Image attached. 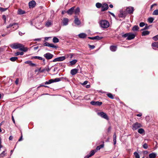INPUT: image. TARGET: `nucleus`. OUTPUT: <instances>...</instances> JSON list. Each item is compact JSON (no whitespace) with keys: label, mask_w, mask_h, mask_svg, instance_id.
<instances>
[{"label":"nucleus","mask_w":158,"mask_h":158,"mask_svg":"<svg viewBox=\"0 0 158 158\" xmlns=\"http://www.w3.org/2000/svg\"><path fill=\"white\" fill-rule=\"evenodd\" d=\"M56 61H59L58 57L54 59L53 60V62H55Z\"/></svg>","instance_id":"bf43d9fd"},{"label":"nucleus","mask_w":158,"mask_h":158,"mask_svg":"<svg viewBox=\"0 0 158 158\" xmlns=\"http://www.w3.org/2000/svg\"><path fill=\"white\" fill-rule=\"evenodd\" d=\"M68 55V57H69V56H70V58H72L73 56V54H70L69 55Z\"/></svg>","instance_id":"69168bd1"},{"label":"nucleus","mask_w":158,"mask_h":158,"mask_svg":"<svg viewBox=\"0 0 158 158\" xmlns=\"http://www.w3.org/2000/svg\"><path fill=\"white\" fill-rule=\"evenodd\" d=\"M154 19L153 18L150 17L148 19V21L149 23H151L153 22Z\"/></svg>","instance_id":"79ce46f5"},{"label":"nucleus","mask_w":158,"mask_h":158,"mask_svg":"<svg viewBox=\"0 0 158 158\" xmlns=\"http://www.w3.org/2000/svg\"><path fill=\"white\" fill-rule=\"evenodd\" d=\"M129 35V33H126L122 35V37H123V38H126V37L128 38Z\"/></svg>","instance_id":"3c124183"},{"label":"nucleus","mask_w":158,"mask_h":158,"mask_svg":"<svg viewBox=\"0 0 158 158\" xmlns=\"http://www.w3.org/2000/svg\"><path fill=\"white\" fill-rule=\"evenodd\" d=\"M49 43L48 42L45 43L44 44V46L49 47Z\"/></svg>","instance_id":"4d7b16f0"},{"label":"nucleus","mask_w":158,"mask_h":158,"mask_svg":"<svg viewBox=\"0 0 158 158\" xmlns=\"http://www.w3.org/2000/svg\"><path fill=\"white\" fill-rule=\"evenodd\" d=\"M25 33H22V32H21V31H19V35H20V36H22L23 35V34H24Z\"/></svg>","instance_id":"680f3d73"},{"label":"nucleus","mask_w":158,"mask_h":158,"mask_svg":"<svg viewBox=\"0 0 158 158\" xmlns=\"http://www.w3.org/2000/svg\"><path fill=\"white\" fill-rule=\"evenodd\" d=\"M149 28V26H148V25L146 24L145 25V27L144 28L141 29L142 31H143L146 29H148Z\"/></svg>","instance_id":"8fccbe9b"},{"label":"nucleus","mask_w":158,"mask_h":158,"mask_svg":"<svg viewBox=\"0 0 158 158\" xmlns=\"http://www.w3.org/2000/svg\"><path fill=\"white\" fill-rule=\"evenodd\" d=\"M139 133L140 134H143L145 132L143 128H140L138 130Z\"/></svg>","instance_id":"72a5a7b5"},{"label":"nucleus","mask_w":158,"mask_h":158,"mask_svg":"<svg viewBox=\"0 0 158 158\" xmlns=\"http://www.w3.org/2000/svg\"><path fill=\"white\" fill-rule=\"evenodd\" d=\"M2 18L4 20V23L6 24V17L5 15H2Z\"/></svg>","instance_id":"c03bdc74"},{"label":"nucleus","mask_w":158,"mask_h":158,"mask_svg":"<svg viewBox=\"0 0 158 158\" xmlns=\"http://www.w3.org/2000/svg\"><path fill=\"white\" fill-rule=\"evenodd\" d=\"M25 63L26 64H28L31 67H34L36 66L35 64L32 63V61L31 60L26 61L25 62Z\"/></svg>","instance_id":"4468645a"},{"label":"nucleus","mask_w":158,"mask_h":158,"mask_svg":"<svg viewBox=\"0 0 158 158\" xmlns=\"http://www.w3.org/2000/svg\"><path fill=\"white\" fill-rule=\"evenodd\" d=\"M120 14L118 15V16L120 18H125L127 15V13L126 11L120 10Z\"/></svg>","instance_id":"9d476101"},{"label":"nucleus","mask_w":158,"mask_h":158,"mask_svg":"<svg viewBox=\"0 0 158 158\" xmlns=\"http://www.w3.org/2000/svg\"><path fill=\"white\" fill-rule=\"evenodd\" d=\"M109 13L112 15L114 17H115V15L114 14V13H112V12H109Z\"/></svg>","instance_id":"338daca9"},{"label":"nucleus","mask_w":158,"mask_h":158,"mask_svg":"<svg viewBox=\"0 0 158 158\" xmlns=\"http://www.w3.org/2000/svg\"><path fill=\"white\" fill-rule=\"evenodd\" d=\"M35 2L34 1L32 0L29 3V6L30 7H34L35 5Z\"/></svg>","instance_id":"f3484780"},{"label":"nucleus","mask_w":158,"mask_h":158,"mask_svg":"<svg viewBox=\"0 0 158 158\" xmlns=\"http://www.w3.org/2000/svg\"><path fill=\"white\" fill-rule=\"evenodd\" d=\"M8 9V8H3L2 7H0V11L2 12H4L6 10Z\"/></svg>","instance_id":"49530a36"},{"label":"nucleus","mask_w":158,"mask_h":158,"mask_svg":"<svg viewBox=\"0 0 158 158\" xmlns=\"http://www.w3.org/2000/svg\"><path fill=\"white\" fill-rule=\"evenodd\" d=\"M101 10L102 11H104L107 10L109 8L108 5L106 3L102 5Z\"/></svg>","instance_id":"1a4fd4ad"},{"label":"nucleus","mask_w":158,"mask_h":158,"mask_svg":"<svg viewBox=\"0 0 158 158\" xmlns=\"http://www.w3.org/2000/svg\"><path fill=\"white\" fill-rule=\"evenodd\" d=\"M156 156V153L152 152L149 154V157L150 158H155Z\"/></svg>","instance_id":"393cba45"},{"label":"nucleus","mask_w":158,"mask_h":158,"mask_svg":"<svg viewBox=\"0 0 158 158\" xmlns=\"http://www.w3.org/2000/svg\"><path fill=\"white\" fill-rule=\"evenodd\" d=\"M100 25L102 27L105 28H108L110 25L109 22L105 20L101 21L100 23Z\"/></svg>","instance_id":"7ed1b4c3"},{"label":"nucleus","mask_w":158,"mask_h":158,"mask_svg":"<svg viewBox=\"0 0 158 158\" xmlns=\"http://www.w3.org/2000/svg\"><path fill=\"white\" fill-rule=\"evenodd\" d=\"M117 47L116 46L112 45L110 47V49L111 51L114 52L116 51Z\"/></svg>","instance_id":"5701e85b"},{"label":"nucleus","mask_w":158,"mask_h":158,"mask_svg":"<svg viewBox=\"0 0 158 158\" xmlns=\"http://www.w3.org/2000/svg\"><path fill=\"white\" fill-rule=\"evenodd\" d=\"M153 39L155 41H157L158 40V35L153 37Z\"/></svg>","instance_id":"864d4df0"},{"label":"nucleus","mask_w":158,"mask_h":158,"mask_svg":"<svg viewBox=\"0 0 158 158\" xmlns=\"http://www.w3.org/2000/svg\"><path fill=\"white\" fill-rule=\"evenodd\" d=\"M74 13L76 15H78L80 12V8L79 7H77L76 9L74 10Z\"/></svg>","instance_id":"cd10ccee"},{"label":"nucleus","mask_w":158,"mask_h":158,"mask_svg":"<svg viewBox=\"0 0 158 158\" xmlns=\"http://www.w3.org/2000/svg\"><path fill=\"white\" fill-rule=\"evenodd\" d=\"M22 139H23V136H22V133H21V136L20 138L19 139L18 141H21V140H22Z\"/></svg>","instance_id":"052dcab7"},{"label":"nucleus","mask_w":158,"mask_h":158,"mask_svg":"<svg viewBox=\"0 0 158 158\" xmlns=\"http://www.w3.org/2000/svg\"><path fill=\"white\" fill-rule=\"evenodd\" d=\"M142 115V114L141 113H139V114H136V116L138 117H141Z\"/></svg>","instance_id":"774afa93"},{"label":"nucleus","mask_w":158,"mask_h":158,"mask_svg":"<svg viewBox=\"0 0 158 158\" xmlns=\"http://www.w3.org/2000/svg\"><path fill=\"white\" fill-rule=\"evenodd\" d=\"M152 14L153 15H158V10H155L153 12Z\"/></svg>","instance_id":"a18cd8bd"},{"label":"nucleus","mask_w":158,"mask_h":158,"mask_svg":"<svg viewBox=\"0 0 158 158\" xmlns=\"http://www.w3.org/2000/svg\"><path fill=\"white\" fill-rule=\"evenodd\" d=\"M143 147L145 149H147L148 148V145L147 143H144L143 145Z\"/></svg>","instance_id":"6e6d98bb"},{"label":"nucleus","mask_w":158,"mask_h":158,"mask_svg":"<svg viewBox=\"0 0 158 158\" xmlns=\"http://www.w3.org/2000/svg\"><path fill=\"white\" fill-rule=\"evenodd\" d=\"M10 47L14 49L19 48L21 51L24 52H27L28 50V48H24V46L20 44L15 43L13 44L10 45Z\"/></svg>","instance_id":"f257e3e1"},{"label":"nucleus","mask_w":158,"mask_h":158,"mask_svg":"<svg viewBox=\"0 0 158 158\" xmlns=\"http://www.w3.org/2000/svg\"><path fill=\"white\" fill-rule=\"evenodd\" d=\"M90 104L94 106H100L102 104V102H101L92 101L91 102Z\"/></svg>","instance_id":"9b49d317"},{"label":"nucleus","mask_w":158,"mask_h":158,"mask_svg":"<svg viewBox=\"0 0 158 158\" xmlns=\"http://www.w3.org/2000/svg\"><path fill=\"white\" fill-rule=\"evenodd\" d=\"M104 144H102L100 145L99 146H98L97 147L96 149L95 150H96L97 151L98 150H99L101 148H102L104 147Z\"/></svg>","instance_id":"473e14b6"},{"label":"nucleus","mask_w":158,"mask_h":158,"mask_svg":"<svg viewBox=\"0 0 158 158\" xmlns=\"http://www.w3.org/2000/svg\"><path fill=\"white\" fill-rule=\"evenodd\" d=\"M102 4L101 3L98 2L96 4V7L98 8H100L101 7H102Z\"/></svg>","instance_id":"c9c22d12"},{"label":"nucleus","mask_w":158,"mask_h":158,"mask_svg":"<svg viewBox=\"0 0 158 158\" xmlns=\"http://www.w3.org/2000/svg\"><path fill=\"white\" fill-rule=\"evenodd\" d=\"M78 36L80 38H85L86 37V35L85 33H82L79 34Z\"/></svg>","instance_id":"b1692460"},{"label":"nucleus","mask_w":158,"mask_h":158,"mask_svg":"<svg viewBox=\"0 0 158 158\" xmlns=\"http://www.w3.org/2000/svg\"><path fill=\"white\" fill-rule=\"evenodd\" d=\"M139 29L138 26L137 25L134 26L132 28V30L133 31H136Z\"/></svg>","instance_id":"f704fd0d"},{"label":"nucleus","mask_w":158,"mask_h":158,"mask_svg":"<svg viewBox=\"0 0 158 158\" xmlns=\"http://www.w3.org/2000/svg\"><path fill=\"white\" fill-rule=\"evenodd\" d=\"M150 33V31H143L142 32V36H145L146 35H148Z\"/></svg>","instance_id":"bb28decb"},{"label":"nucleus","mask_w":158,"mask_h":158,"mask_svg":"<svg viewBox=\"0 0 158 158\" xmlns=\"http://www.w3.org/2000/svg\"><path fill=\"white\" fill-rule=\"evenodd\" d=\"M56 78L55 79H51L49 80L48 81H46L45 82V84L48 85L53 82H57L61 80V78Z\"/></svg>","instance_id":"20e7f679"},{"label":"nucleus","mask_w":158,"mask_h":158,"mask_svg":"<svg viewBox=\"0 0 158 158\" xmlns=\"http://www.w3.org/2000/svg\"><path fill=\"white\" fill-rule=\"evenodd\" d=\"M74 8L75 7L73 6L69 9L67 12L68 14L69 15H71L74 11Z\"/></svg>","instance_id":"dca6fc26"},{"label":"nucleus","mask_w":158,"mask_h":158,"mask_svg":"<svg viewBox=\"0 0 158 158\" xmlns=\"http://www.w3.org/2000/svg\"><path fill=\"white\" fill-rule=\"evenodd\" d=\"M18 59V57H12L10 58V60L12 61H15Z\"/></svg>","instance_id":"a19ab883"},{"label":"nucleus","mask_w":158,"mask_h":158,"mask_svg":"<svg viewBox=\"0 0 158 158\" xmlns=\"http://www.w3.org/2000/svg\"><path fill=\"white\" fill-rule=\"evenodd\" d=\"M77 62V60L75 59L69 62L71 65H74Z\"/></svg>","instance_id":"c756f323"},{"label":"nucleus","mask_w":158,"mask_h":158,"mask_svg":"<svg viewBox=\"0 0 158 158\" xmlns=\"http://www.w3.org/2000/svg\"><path fill=\"white\" fill-rule=\"evenodd\" d=\"M15 23L17 24H15L13 26V28L15 29L14 30H17L19 27V26H18V24L17 23Z\"/></svg>","instance_id":"ea45409f"},{"label":"nucleus","mask_w":158,"mask_h":158,"mask_svg":"<svg viewBox=\"0 0 158 158\" xmlns=\"http://www.w3.org/2000/svg\"><path fill=\"white\" fill-rule=\"evenodd\" d=\"M19 79L18 78H17L16 81H15V84L17 85L18 84V83H19Z\"/></svg>","instance_id":"e2e57ef3"},{"label":"nucleus","mask_w":158,"mask_h":158,"mask_svg":"<svg viewBox=\"0 0 158 158\" xmlns=\"http://www.w3.org/2000/svg\"><path fill=\"white\" fill-rule=\"evenodd\" d=\"M38 59L40 60H43V58H42L41 57L38 56H32L31 59Z\"/></svg>","instance_id":"7c9ffc66"},{"label":"nucleus","mask_w":158,"mask_h":158,"mask_svg":"<svg viewBox=\"0 0 158 158\" xmlns=\"http://www.w3.org/2000/svg\"><path fill=\"white\" fill-rule=\"evenodd\" d=\"M52 24V21L51 20H48L46 23V26L47 27L50 26Z\"/></svg>","instance_id":"a878e982"},{"label":"nucleus","mask_w":158,"mask_h":158,"mask_svg":"<svg viewBox=\"0 0 158 158\" xmlns=\"http://www.w3.org/2000/svg\"><path fill=\"white\" fill-rule=\"evenodd\" d=\"M145 24L143 22H141L139 23V26L141 27H142L145 26Z\"/></svg>","instance_id":"5fc2aeb1"},{"label":"nucleus","mask_w":158,"mask_h":158,"mask_svg":"<svg viewBox=\"0 0 158 158\" xmlns=\"http://www.w3.org/2000/svg\"><path fill=\"white\" fill-rule=\"evenodd\" d=\"M69 22V19L66 18H64L63 21V25L64 26H66L68 24Z\"/></svg>","instance_id":"6ab92c4d"},{"label":"nucleus","mask_w":158,"mask_h":158,"mask_svg":"<svg viewBox=\"0 0 158 158\" xmlns=\"http://www.w3.org/2000/svg\"><path fill=\"white\" fill-rule=\"evenodd\" d=\"M129 35L127 39L128 40H131L133 39L135 37V35L132 33H129Z\"/></svg>","instance_id":"ddd939ff"},{"label":"nucleus","mask_w":158,"mask_h":158,"mask_svg":"<svg viewBox=\"0 0 158 158\" xmlns=\"http://www.w3.org/2000/svg\"><path fill=\"white\" fill-rule=\"evenodd\" d=\"M102 38V37H100L98 36H97L94 37V39L96 40H100Z\"/></svg>","instance_id":"37998d69"},{"label":"nucleus","mask_w":158,"mask_h":158,"mask_svg":"<svg viewBox=\"0 0 158 158\" xmlns=\"http://www.w3.org/2000/svg\"><path fill=\"white\" fill-rule=\"evenodd\" d=\"M134 10V8L133 7L129 6L126 8V12L127 14H132L133 13Z\"/></svg>","instance_id":"423d86ee"},{"label":"nucleus","mask_w":158,"mask_h":158,"mask_svg":"<svg viewBox=\"0 0 158 158\" xmlns=\"http://www.w3.org/2000/svg\"><path fill=\"white\" fill-rule=\"evenodd\" d=\"M68 55H65L64 56H62L58 57L59 61H62L64 60L66 58H68Z\"/></svg>","instance_id":"aec40b11"},{"label":"nucleus","mask_w":158,"mask_h":158,"mask_svg":"<svg viewBox=\"0 0 158 158\" xmlns=\"http://www.w3.org/2000/svg\"><path fill=\"white\" fill-rule=\"evenodd\" d=\"M98 114L102 118H103L107 120H108L109 119L107 115L105 113L103 112H98Z\"/></svg>","instance_id":"0eeeda50"},{"label":"nucleus","mask_w":158,"mask_h":158,"mask_svg":"<svg viewBox=\"0 0 158 158\" xmlns=\"http://www.w3.org/2000/svg\"><path fill=\"white\" fill-rule=\"evenodd\" d=\"M89 47L90 48H91L93 49L94 48L95 46L94 45H89Z\"/></svg>","instance_id":"13d9d810"},{"label":"nucleus","mask_w":158,"mask_h":158,"mask_svg":"<svg viewBox=\"0 0 158 158\" xmlns=\"http://www.w3.org/2000/svg\"><path fill=\"white\" fill-rule=\"evenodd\" d=\"M152 46L153 49L156 50V48H158V42L153 43L152 44Z\"/></svg>","instance_id":"a211bd4d"},{"label":"nucleus","mask_w":158,"mask_h":158,"mask_svg":"<svg viewBox=\"0 0 158 158\" xmlns=\"http://www.w3.org/2000/svg\"><path fill=\"white\" fill-rule=\"evenodd\" d=\"M142 127L141 124L138 122L134 123L132 126V129L133 130H135L138 128Z\"/></svg>","instance_id":"39448f33"},{"label":"nucleus","mask_w":158,"mask_h":158,"mask_svg":"<svg viewBox=\"0 0 158 158\" xmlns=\"http://www.w3.org/2000/svg\"><path fill=\"white\" fill-rule=\"evenodd\" d=\"M88 83V81H85L82 84L83 85H86Z\"/></svg>","instance_id":"0e129e2a"},{"label":"nucleus","mask_w":158,"mask_h":158,"mask_svg":"<svg viewBox=\"0 0 158 158\" xmlns=\"http://www.w3.org/2000/svg\"><path fill=\"white\" fill-rule=\"evenodd\" d=\"M25 13V12L24 10H23L20 9H19L18 10L17 13L19 15H22L24 14Z\"/></svg>","instance_id":"412c9836"},{"label":"nucleus","mask_w":158,"mask_h":158,"mask_svg":"<svg viewBox=\"0 0 158 158\" xmlns=\"http://www.w3.org/2000/svg\"><path fill=\"white\" fill-rule=\"evenodd\" d=\"M134 154L135 156V158H140V156L138 154L137 152H134Z\"/></svg>","instance_id":"58836bf2"},{"label":"nucleus","mask_w":158,"mask_h":158,"mask_svg":"<svg viewBox=\"0 0 158 158\" xmlns=\"http://www.w3.org/2000/svg\"><path fill=\"white\" fill-rule=\"evenodd\" d=\"M97 152V150H92L90 153V154L88 155L85 156V158H89V157L94 155L95 153Z\"/></svg>","instance_id":"f8f14e48"},{"label":"nucleus","mask_w":158,"mask_h":158,"mask_svg":"<svg viewBox=\"0 0 158 158\" xmlns=\"http://www.w3.org/2000/svg\"><path fill=\"white\" fill-rule=\"evenodd\" d=\"M49 47L52 48H56V46L52 44H50Z\"/></svg>","instance_id":"603ef678"},{"label":"nucleus","mask_w":158,"mask_h":158,"mask_svg":"<svg viewBox=\"0 0 158 158\" xmlns=\"http://www.w3.org/2000/svg\"><path fill=\"white\" fill-rule=\"evenodd\" d=\"M59 39L56 37H53L52 41L54 43H57L59 42Z\"/></svg>","instance_id":"2f4dec72"},{"label":"nucleus","mask_w":158,"mask_h":158,"mask_svg":"<svg viewBox=\"0 0 158 158\" xmlns=\"http://www.w3.org/2000/svg\"><path fill=\"white\" fill-rule=\"evenodd\" d=\"M23 54H24V53H23V52H16L15 53V55L16 56H18L19 55H23Z\"/></svg>","instance_id":"e433bc0d"},{"label":"nucleus","mask_w":158,"mask_h":158,"mask_svg":"<svg viewBox=\"0 0 158 158\" xmlns=\"http://www.w3.org/2000/svg\"><path fill=\"white\" fill-rule=\"evenodd\" d=\"M107 95L111 99H113L114 98L113 95L110 93H108L107 94Z\"/></svg>","instance_id":"4c0bfd02"},{"label":"nucleus","mask_w":158,"mask_h":158,"mask_svg":"<svg viewBox=\"0 0 158 158\" xmlns=\"http://www.w3.org/2000/svg\"><path fill=\"white\" fill-rule=\"evenodd\" d=\"M44 56L46 58V59L49 60L52 58L54 56L53 54L49 52H48L44 54Z\"/></svg>","instance_id":"6e6552de"},{"label":"nucleus","mask_w":158,"mask_h":158,"mask_svg":"<svg viewBox=\"0 0 158 158\" xmlns=\"http://www.w3.org/2000/svg\"><path fill=\"white\" fill-rule=\"evenodd\" d=\"M74 23L75 24L77 25H79L80 24L81 22L79 20L77 17L75 18L74 20Z\"/></svg>","instance_id":"4be33fe9"},{"label":"nucleus","mask_w":158,"mask_h":158,"mask_svg":"<svg viewBox=\"0 0 158 158\" xmlns=\"http://www.w3.org/2000/svg\"><path fill=\"white\" fill-rule=\"evenodd\" d=\"M44 17L42 15H40L32 21V23H35L36 25H39L44 20Z\"/></svg>","instance_id":"f03ea898"},{"label":"nucleus","mask_w":158,"mask_h":158,"mask_svg":"<svg viewBox=\"0 0 158 158\" xmlns=\"http://www.w3.org/2000/svg\"><path fill=\"white\" fill-rule=\"evenodd\" d=\"M3 151L2 153L0 154V156L1 157H3L6 155V153H5V151Z\"/></svg>","instance_id":"09e8293b"},{"label":"nucleus","mask_w":158,"mask_h":158,"mask_svg":"<svg viewBox=\"0 0 158 158\" xmlns=\"http://www.w3.org/2000/svg\"><path fill=\"white\" fill-rule=\"evenodd\" d=\"M113 141L114 145L116 144V135L115 133H114L113 135Z\"/></svg>","instance_id":"c85d7f7f"},{"label":"nucleus","mask_w":158,"mask_h":158,"mask_svg":"<svg viewBox=\"0 0 158 158\" xmlns=\"http://www.w3.org/2000/svg\"><path fill=\"white\" fill-rule=\"evenodd\" d=\"M78 71V69H72L70 71V73L72 75H74L76 74Z\"/></svg>","instance_id":"2eb2a0df"},{"label":"nucleus","mask_w":158,"mask_h":158,"mask_svg":"<svg viewBox=\"0 0 158 158\" xmlns=\"http://www.w3.org/2000/svg\"><path fill=\"white\" fill-rule=\"evenodd\" d=\"M15 24H16L15 23H11V24H10V25H9L8 26H7L6 27V28H8L10 27L13 26L14 25H15Z\"/></svg>","instance_id":"de8ad7c7"}]
</instances>
